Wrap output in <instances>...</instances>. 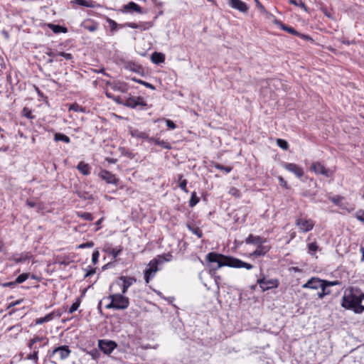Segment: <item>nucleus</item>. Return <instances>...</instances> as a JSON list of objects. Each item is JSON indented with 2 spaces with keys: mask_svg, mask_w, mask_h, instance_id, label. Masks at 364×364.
I'll return each mask as SVG.
<instances>
[{
  "mask_svg": "<svg viewBox=\"0 0 364 364\" xmlns=\"http://www.w3.org/2000/svg\"><path fill=\"white\" fill-rule=\"evenodd\" d=\"M206 260L210 263H217V266L212 267L210 271H215L225 266L233 268H245L247 269L253 268V265L241 259L215 252L208 253L206 255Z\"/></svg>",
  "mask_w": 364,
  "mask_h": 364,
  "instance_id": "1",
  "label": "nucleus"
},
{
  "mask_svg": "<svg viewBox=\"0 0 364 364\" xmlns=\"http://www.w3.org/2000/svg\"><path fill=\"white\" fill-rule=\"evenodd\" d=\"M364 300V292L358 287H350L346 291L341 300V306L346 309L352 310L355 314L364 311L362 301Z\"/></svg>",
  "mask_w": 364,
  "mask_h": 364,
  "instance_id": "2",
  "label": "nucleus"
},
{
  "mask_svg": "<svg viewBox=\"0 0 364 364\" xmlns=\"http://www.w3.org/2000/svg\"><path fill=\"white\" fill-rule=\"evenodd\" d=\"M111 301L106 306L108 309L124 310L129 305V299L122 294H114L107 297Z\"/></svg>",
  "mask_w": 364,
  "mask_h": 364,
  "instance_id": "3",
  "label": "nucleus"
},
{
  "mask_svg": "<svg viewBox=\"0 0 364 364\" xmlns=\"http://www.w3.org/2000/svg\"><path fill=\"white\" fill-rule=\"evenodd\" d=\"M124 106L131 109L142 110L147 106V103L141 97L130 96L125 98Z\"/></svg>",
  "mask_w": 364,
  "mask_h": 364,
  "instance_id": "4",
  "label": "nucleus"
},
{
  "mask_svg": "<svg viewBox=\"0 0 364 364\" xmlns=\"http://www.w3.org/2000/svg\"><path fill=\"white\" fill-rule=\"evenodd\" d=\"M161 263V261L158 259H154L151 260L148 264V268L144 271V279L146 284H148L151 279H152L156 272L159 270L158 265Z\"/></svg>",
  "mask_w": 364,
  "mask_h": 364,
  "instance_id": "5",
  "label": "nucleus"
},
{
  "mask_svg": "<svg viewBox=\"0 0 364 364\" xmlns=\"http://www.w3.org/2000/svg\"><path fill=\"white\" fill-rule=\"evenodd\" d=\"M296 225L299 228L300 232H307L314 228L315 223L311 219L300 217L296 218Z\"/></svg>",
  "mask_w": 364,
  "mask_h": 364,
  "instance_id": "6",
  "label": "nucleus"
},
{
  "mask_svg": "<svg viewBox=\"0 0 364 364\" xmlns=\"http://www.w3.org/2000/svg\"><path fill=\"white\" fill-rule=\"evenodd\" d=\"M136 279L132 277L122 276L117 280L115 284L121 287L122 294H125L128 289L136 282Z\"/></svg>",
  "mask_w": 364,
  "mask_h": 364,
  "instance_id": "7",
  "label": "nucleus"
},
{
  "mask_svg": "<svg viewBox=\"0 0 364 364\" xmlns=\"http://www.w3.org/2000/svg\"><path fill=\"white\" fill-rule=\"evenodd\" d=\"M310 171L316 174H321L326 177H331L333 175V171L326 168L323 164L319 161L313 162L310 166Z\"/></svg>",
  "mask_w": 364,
  "mask_h": 364,
  "instance_id": "8",
  "label": "nucleus"
},
{
  "mask_svg": "<svg viewBox=\"0 0 364 364\" xmlns=\"http://www.w3.org/2000/svg\"><path fill=\"white\" fill-rule=\"evenodd\" d=\"M117 344L113 341L99 340V348L107 355H109L117 348Z\"/></svg>",
  "mask_w": 364,
  "mask_h": 364,
  "instance_id": "9",
  "label": "nucleus"
},
{
  "mask_svg": "<svg viewBox=\"0 0 364 364\" xmlns=\"http://www.w3.org/2000/svg\"><path fill=\"white\" fill-rule=\"evenodd\" d=\"M50 356L58 354L60 360L67 359L71 354V350L67 345L55 347L50 353Z\"/></svg>",
  "mask_w": 364,
  "mask_h": 364,
  "instance_id": "10",
  "label": "nucleus"
},
{
  "mask_svg": "<svg viewBox=\"0 0 364 364\" xmlns=\"http://www.w3.org/2000/svg\"><path fill=\"white\" fill-rule=\"evenodd\" d=\"M282 166L287 171L294 173L297 178H301L304 173L302 167L294 163H283Z\"/></svg>",
  "mask_w": 364,
  "mask_h": 364,
  "instance_id": "11",
  "label": "nucleus"
},
{
  "mask_svg": "<svg viewBox=\"0 0 364 364\" xmlns=\"http://www.w3.org/2000/svg\"><path fill=\"white\" fill-rule=\"evenodd\" d=\"M257 284H259L260 288L262 291H267L272 288L278 287V281L277 279H265L264 277L262 278H259L257 281Z\"/></svg>",
  "mask_w": 364,
  "mask_h": 364,
  "instance_id": "12",
  "label": "nucleus"
},
{
  "mask_svg": "<svg viewBox=\"0 0 364 364\" xmlns=\"http://www.w3.org/2000/svg\"><path fill=\"white\" fill-rule=\"evenodd\" d=\"M324 279L313 277L302 285L303 289H318Z\"/></svg>",
  "mask_w": 364,
  "mask_h": 364,
  "instance_id": "13",
  "label": "nucleus"
},
{
  "mask_svg": "<svg viewBox=\"0 0 364 364\" xmlns=\"http://www.w3.org/2000/svg\"><path fill=\"white\" fill-rule=\"evenodd\" d=\"M229 6L231 8L238 10L242 13H247L249 9V7L246 4V3L241 0H230Z\"/></svg>",
  "mask_w": 364,
  "mask_h": 364,
  "instance_id": "14",
  "label": "nucleus"
},
{
  "mask_svg": "<svg viewBox=\"0 0 364 364\" xmlns=\"http://www.w3.org/2000/svg\"><path fill=\"white\" fill-rule=\"evenodd\" d=\"M99 176L100 178H102L104 181H105L107 183L111 184H117L118 180L117 179L115 175L109 172L107 170H101Z\"/></svg>",
  "mask_w": 364,
  "mask_h": 364,
  "instance_id": "15",
  "label": "nucleus"
},
{
  "mask_svg": "<svg viewBox=\"0 0 364 364\" xmlns=\"http://www.w3.org/2000/svg\"><path fill=\"white\" fill-rule=\"evenodd\" d=\"M341 282L338 280L335 281H328L325 280L321 284V287H320L321 290L323 292L326 296L330 295L331 294V291L329 287L336 285H341Z\"/></svg>",
  "mask_w": 364,
  "mask_h": 364,
  "instance_id": "16",
  "label": "nucleus"
},
{
  "mask_svg": "<svg viewBox=\"0 0 364 364\" xmlns=\"http://www.w3.org/2000/svg\"><path fill=\"white\" fill-rule=\"evenodd\" d=\"M246 244H252L256 245L257 247L261 245L262 243H267V240L266 238L262 237L259 235H249V236L245 239Z\"/></svg>",
  "mask_w": 364,
  "mask_h": 364,
  "instance_id": "17",
  "label": "nucleus"
},
{
  "mask_svg": "<svg viewBox=\"0 0 364 364\" xmlns=\"http://www.w3.org/2000/svg\"><path fill=\"white\" fill-rule=\"evenodd\" d=\"M271 249V247L266 243H262L257 247L256 250L251 254L253 257L264 256Z\"/></svg>",
  "mask_w": 364,
  "mask_h": 364,
  "instance_id": "18",
  "label": "nucleus"
},
{
  "mask_svg": "<svg viewBox=\"0 0 364 364\" xmlns=\"http://www.w3.org/2000/svg\"><path fill=\"white\" fill-rule=\"evenodd\" d=\"M123 11L124 12L135 11L138 14H142L143 12L141 7L133 1H131L127 4L124 5Z\"/></svg>",
  "mask_w": 364,
  "mask_h": 364,
  "instance_id": "19",
  "label": "nucleus"
},
{
  "mask_svg": "<svg viewBox=\"0 0 364 364\" xmlns=\"http://www.w3.org/2000/svg\"><path fill=\"white\" fill-rule=\"evenodd\" d=\"M112 89L114 91H119L122 93H125L128 91V86L126 83L122 82H114L110 84Z\"/></svg>",
  "mask_w": 364,
  "mask_h": 364,
  "instance_id": "20",
  "label": "nucleus"
},
{
  "mask_svg": "<svg viewBox=\"0 0 364 364\" xmlns=\"http://www.w3.org/2000/svg\"><path fill=\"white\" fill-rule=\"evenodd\" d=\"M77 169L85 176H87L91 172V167L88 164L84 161H80L77 166Z\"/></svg>",
  "mask_w": 364,
  "mask_h": 364,
  "instance_id": "21",
  "label": "nucleus"
},
{
  "mask_svg": "<svg viewBox=\"0 0 364 364\" xmlns=\"http://www.w3.org/2000/svg\"><path fill=\"white\" fill-rule=\"evenodd\" d=\"M127 26L132 28H139L141 31H145L151 27V23L150 22H144L140 24H137L136 23H128Z\"/></svg>",
  "mask_w": 364,
  "mask_h": 364,
  "instance_id": "22",
  "label": "nucleus"
},
{
  "mask_svg": "<svg viewBox=\"0 0 364 364\" xmlns=\"http://www.w3.org/2000/svg\"><path fill=\"white\" fill-rule=\"evenodd\" d=\"M151 59L155 64H159L164 62L165 55L161 53L154 52L152 53Z\"/></svg>",
  "mask_w": 364,
  "mask_h": 364,
  "instance_id": "23",
  "label": "nucleus"
},
{
  "mask_svg": "<svg viewBox=\"0 0 364 364\" xmlns=\"http://www.w3.org/2000/svg\"><path fill=\"white\" fill-rule=\"evenodd\" d=\"M275 23L281 27V28L284 31H287L289 33L297 36L299 35V33L296 31L294 28L287 26L283 24L281 21L276 20Z\"/></svg>",
  "mask_w": 364,
  "mask_h": 364,
  "instance_id": "24",
  "label": "nucleus"
},
{
  "mask_svg": "<svg viewBox=\"0 0 364 364\" xmlns=\"http://www.w3.org/2000/svg\"><path fill=\"white\" fill-rule=\"evenodd\" d=\"M130 134L132 135V136L137 139H148V134L146 132L139 131V129L131 130Z\"/></svg>",
  "mask_w": 364,
  "mask_h": 364,
  "instance_id": "25",
  "label": "nucleus"
},
{
  "mask_svg": "<svg viewBox=\"0 0 364 364\" xmlns=\"http://www.w3.org/2000/svg\"><path fill=\"white\" fill-rule=\"evenodd\" d=\"M55 141H63L64 143L69 144L70 139L67 135L62 133H55L53 138Z\"/></svg>",
  "mask_w": 364,
  "mask_h": 364,
  "instance_id": "26",
  "label": "nucleus"
},
{
  "mask_svg": "<svg viewBox=\"0 0 364 364\" xmlns=\"http://www.w3.org/2000/svg\"><path fill=\"white\" fill-rule=\"evenodd\" d=\"M33 338L36 341V344L37 343H41V344H40V347L46 346L49 342L48 338L46 336H34Z\"/></svg>",
  "mask_w": 364,
  "mask_h": 364,
  "instance_id": "27",
  "label": "nucleus"
},
{
  "mask_svg": "<svg viewBox=\"0 0 364 364\" xmlns=\"http://www.w3.org/2000/svg\"><path fill=\"white\" fill-rule=\"evenodd\" d=\"M53 315H54L53 313H50L44 317L36 318L35 321V323H36V324L38 325V324H42L45 322H48L53 318Z\"/></svg>",
  "mask_w": 364,
  "mask_h": 364,
  "instance_id": "28",
  "label": "nucleus"
},
{
  "mask_svg": "<svg viewBox=\"0 0 364 364\" xmlns=\"http://www.w3.org/2000/svg\"><path fill=\"white\" fill-rule=\"evenodd\" d=\"M48 27L50 28L55 33L67 32V28L65 27L59 25H54L50 23L48 25Z\"/></svg>",
  "mask_w": 364,
  "mask_h": 364,
  "instance_id": "29",
  "label": "nucleus"
},
{
  "mask_svg": "<svg viewBox=\"0 0 364 364\" xmlns=\"http://www.w3.org/2000/svg\"><path fill=\"white\" fill-rule=\"evenodd\" d=\"M73 3H75L77 5L82 6L87 8H92L94 6L93 3L92 1H87V0H73L72 1Z\"/></svg>",
  "mask_w": 364,
  "mask_h": 364,
  "instance_id": "30",
  "label": "nucleus"
},
{
  "mask_svg": "<svg viewBox=\"0 0 364 364\" xmlns=\"http://www.w3.org/2000/svg\"><path fill=\"white\" fill-rule=\"evenodd\" d=\"M199 202V198L197 196L196 191L191 193V198L189 200V206L191 208L194 207Z\"/></svg>",
  "mask_w": 364,
  "mask_h": 364,
  "instance_id": "31",
  "label": "nucleus"
},
{
  "mask_svg": "<svg viewBox=\"0 0 364 364\" xmlns=\"http://www.w3.org/2000/svg\"><path fill=\"white\" fill-rule=\"evenodd\" d=\"M69 110H73L77 112H82V113H85L86 112L85 107H82L77 103L72 104L69 107Z\"/></svg>",
  "mask_w": 364,
  "mask_h": 364,
  "instance_id": "32",
  "label": "nucleus"
},
{
  "mask_svg": "<svg viewBox=\"0 0 364 364\" xmlns=\"http://www.w3.org/2000/svg\"><path fill=\"white\" fill-rule=\"evenodd\" d=\"M155 144L160 146L161 147H162L164 149H171V146L170 145V144L168 142L163 141V140H159V139H156L155 140Z\"/></svg>",
  "mask_w": 364,
  "mask_h": 364,
  "instance_id": "33",
  "label": "nucleus"
},
{
  "mask_svg": "<svg viewBox=\"0 0 364 364\" xmlns=\"http://www.w3.org/2000/svg\"><path fill=\"white\" fill-rule=\"evenodd\" d=\"M80 305V299L79 298H77L75 300V301L70 307V309L68 310V313L70 314L74 313L75 311L77 310V309L79 308Z\"/></svg>",
  "mask_w": 364,
  "mask_h": 364,
  "instance_id": "34",
  "label": "nucleus"
},
{
  "mask_svg": "<svg viewBox=\"0 0 364 364\" xmlns=\"http://www.w3.org/2000/svg\"><path fill=\"white\" fill-rule=\"evenodd\" d=\"M318 246L316 242H311L308 245V252L311 255L315 254V252L318 250Z\"/></svg>",
  "mask_w": 364,
  "mask_h": 364,
  "instance_id": "35",
  "label": "nucleus"
},
{
  "mask_svg": "<svg viewBox=\"0 0 364 364\" xmlns=\"http://www.w3.org/2000/svg\"><path fill=\"white\" fill-rule=\"evenodd\" d=\"M277 144L282 149L287 150L289 148V144L288 142L282 139H277Z\"/></svg>",
  "mask_w": 364,
  "mask_h": 364,
  "instance_id": "36",
  "label": "nucleus"
},
{
  "mask_svg": "<svg viewBox=\"0 0 364 364\" xmlns=\"http://www.w3.org/2000/svg\"><path fill=\"white\" fill-rule=\"evenodd\" d=\"M30 276L29 273H23L16 277L15 282L16 284H21L25 282Z\"/></svg>",
  "mask_w": 364,
  "mask_h": 364,
  "instance_id": "37",
  "label": "nucleus"
},
{
  "mask_svg": "<svg viewBox=\"0 0 364 364\" xmlns=\"http://www.w3.org/2000/svg\"><path fill=\"white\" fill-rule=\"evenodd\" d=\"M214 167L220 171H223L226 173H230L232 169L231 166H225L220 164H215Z\"/></svg>",
  "mask_w": 364,
  "mask_h": 364,
  "instance_id": "38",
  "label": "nucleus"
},
{
  "mask_svg": "<svg viewBox=\"0 0 364 364\" xmlns=\"http://www.w3.org/2000/svg\"><path fill=\"white\" fill-rule=\"evenodd\" d=\"M188 228L194 235H197L198 238L202 237L203 232L199 228H198V227L194 228V227H191L190 225H188Z\"/></svg>",
  "mask_w": 364,
  "mask_h": 364,
  "instance_id": "39",
  "label": "nucleus"
},
{
  "mask_svg": "<svg viewBox=\"0 0 364 364\" xmlns=\"http://www.w3.org/2000/svg\"><path fill=\"white\" fill-rule=\"evenodd\" d=\"M26 360H32L35 363H38V354L36 353V352H32L31 353L27 355L26 358Z\"/></svg>",
  "mask_w": 364,
  "mask_h": 364,
  "instance_id": "40",
  "label": "nucleus"
},
{
  "mask_svg": "<svg viewBox=\"0 0 364 364\" xmlns=\"http://www.w3.org/2000/svg\"><path fill=\"white\" fill-rule=\"evenodd\" d=\"M78 215L81 218H82L87 221H92L93 220V216L90 213L84 212V213H79Z\"/></svg>",
  "mask_w": 364,
  "mask_h": 364,
  "instance_id": "41",
  "label": "nucleus"
},
{
  "mask_svg": "<svg viewBox=\"0 0 364 364\" xmlns=\"http://www.w3.org/2000/svg\"><path fill=\"white\" fill-rule=\"evenodd\" d=\"M255 2L256 4V6L257 9L259 10V11L265 15H268L269 12L266 10L264 6L261 4V2L259 0H255Z\"/></svg>",
  "mask_w": 364,
  "mask_h": 364,
  "instance_id": "42",
  "label": "nucleus"
},
{
  "mask_svg": "<svg viewBox=\"0 0 364 364\" xmlns=\"http://www.w3.org/2000/svg\"><path fill=\"white\" fill-rule=\"evenodd\" d=\"M22 114L28 119H33L34 116L32 114V112L28 107H24L22 110Z\"/></svg>",
  "mask_w": 364,
  "mask_h": 364,
  "instance_id": "43",
  "label": "nucleus"
},
{
  "mask_svg": "<svg viewBox=\"0 0 364 364\" xmlns=\"http://www.w3.org/2000/svg\"><path fill=\"white\" fill-rule=\"evenodd\" d=\"M50 58L47 60V63L51 64L53 63V58L58 55V53H54L51 49H48V51L46 53Z\"/></svg>",
  "mask_w": 364,
  "mask_h": 364,
  "instance_id": "44",
  "label": "nucleus"
},
{
  "mask_svg": "<svg viewBox=\"0 0 364 364\" xmlns=\"http://www.w3.org/2000/svg\"><path fill=\"white\" fill-rule=\"evenodd\" d=\"M355 218L364 224V210H358L355 213Z\"/></svg>",
  "mask_w": 364,
  "mask_h": 364,
  "instance_id": "45",
  "label": "nucleus"
},
{
  "mask_svg": "<svg viewBox=\"0 0 364 364\" xmlns=\"http://www.w3.org/2000/svg\"><path fill=\"white\" fill-rule=\"evenodd\" d=\"M8 331H14L16 333V335H18L21 331V327L20 325H14L12 326H10L7 328Z\"/></svg>",
  "mask_w": 364,
  "mask_h": 364,
  "instance_id": "46",
  "label": "nucleus"
},
{
  "mask_svg": "<svg viewBox=\"0 0 364 364\" xmlns=\"http://www.w3.org/2000/svg\"><path fill=\"white\" fill-rule=\"evenodd\" d=\"M289 2L293 5L300 6L306 10V6L301 0H290Z\"/></svg>",
  "mask_w": 364,
  "mask_h": 364,
  "instance_id": "47",
  "label": "nucleus"
},
{
  "mask_svg": "<svg viewBox=\"0 0 364 364\" xmlns=\"http://www.w3.org/2000/svg\"><path fill=\"white\" fill-rule=\"evenodd\" d=\"M122 251V248L121 247H119V248H113L110 253L113 256L114 258H117L118 255L121 254Z\"/></svg>",
  "mask_w": 364,
  "mask_h": 364,
  "instance_id": "48",
  "label": "nucleus"
},
{
  "mask_svg": "<svg viewBox=\"0 0 364 364\" xmlns=\"http://www.w3.org/2000/svg\"><path fill=\"white\" fill-rule=\"evenodd\" d=\"M137 83H139V84L145 86L146 87H148V88H149L151 90H154L156 89L155 86L153 85L152 84H151L149 82H145V81L141 80H139L137 81Z\"/></svg>",
  "mask_w": 364,
  "mask_h": 364,
  "instance_id": "49",
  "label": "nucleus"
},
{
  "mask_svg": "<svg viewBox=\"0 0 364 364\" xmlns=\"http://www.w3.org/2000/svg\"><path fill=\"white\" fill-rule=\"evenodd\" d=\"M127 68H129L131 70L135 72V73H139L141 70V66L132 64L127 66Z\"/></svg>",
  "mask_w": 364,
  "mask_h": 364,
  "instance_id": "50",
  "label": "nucleus"
},
{
  "mask_svg": "<svg viewBox=\"0 0 364 364\" xmlns=\"http://www.w3.org/2000/svg\"><path fill=\"white\" fill-rule=\"evenodd\" d=\"M186 186H187V180L186 179H184V180L181 181V182H179L178 186L180 187V188L182 191H183L184 192L188 193Z\"/></svg>",
  "mask_w": 364,
  "mask_h": 364,
  "instance_id": "51",
  "label": "nucleus"
},
{
  "mask_svg": "<svg viewBox=\"0 0 364 364\" xmlns=\"http://www.w3.org/2000/svg\"><path fill=\"white\" fill-rule=\"evenodd\" d=\"M100 252L97 250L94 251L92 255V262L94 264L98 262Z\"/></svg>",
  "mask_w": 364,
  "mask_h": 364,
  "instance_id": "52",
  "label": "nucleus"
},
{
  "mask_svg": "<svg viewBox=\"0 0 364 364\" xmlns=\"http://www.w3.org/2000/svg\"><path fill=\"white\" fill-rule=\"evenodd\" d=\"M342 199H343V198L339 196L329 198V200L336 205L339 204L341 203V201L342 200Z\"/></svg>",
  "mask_w": 364,
  "mask_h": 364,
  "instance_id": "53",
  "label": "nucleus"
},
{
  "mask_svg": "<svg viewBox=\"0 0 364 364\" xmlns=\"http://www.w3.org/2000/svg\"><path fill=\"white\" fill-rule=\"evenodd\" d=\"M58 55L62 56V57H63L64 58H65L66 60H71L73 58L72 54L68 53H64V52L58 53Z\"/></svg>",
  "mask_w": 364,
  "mask_h": 364,
  "instance_id": "54",
  "label": "nucleus"
},
{
  "mask_svg": "<svg viewBox=\"0 0 364 364\" xmlns=\"http://www.w3.org/2000/svg\"><path fill=\"white\" fill-rule=\"evenodd\" d=\"M93 246H94V242L91 241V242H87L85 243L80 244L78 246V248L82 249V248H86V247H92Z\"/></svg>",
  "mask_w": 364,
  "mask_h": 364,
  "instance_id": "55",
  "label": "nucleus"
},
{
  "mask_svg": "<svg viewBox=\"0 0 364 364\" xmlns=\"http://www.w3.org/2000/svg\"><path fill=\"white\" fill-rule=\"evenodd\" d=\"M279 181V183H280V185L284 187V188L287 189L289 188L288 186H287V181L284 179L283 177L282 176H279L278 178Z\"/></svg>",
  "mask_w": 364,
  "mask_h": 364,
  "instance_id": "56",
  "label": "nucleus"
},
{
  "mask_svg": "<svg viewBox=\"0 0 364 364\" xmlns=\"http://www.w3.org/2000/svg\"><path fill=\"white\" fill-rule=\"evenodd\" d=\"M166 126L171 129H174L176 127L175 123L170 119H167L166 121Z\"/></svg>",
  "mask_w": 364,
  "mask_h": 364,
  "instance_id": "57",
  "label": "nucleus"
},
{
  "mask_svg": "<svg viewBox=\"0 0 364 364\" xmlns=\"http://www.w3.org/2000/svg\"><path fill=\"white\" fill-rule=\"evenodd\" d=\"M114 101L116 102L117 104L119 105H122L124 106V100L125 99H122V97H114L113 98Z\"/></svg>",
  "mask_w": 364,
  "mask_h": 364,
  "instance_id": "58",
  "label": "nucleus"
},
{
  "mask_svg": "<svg viewBox=\"0 0 364 364\" xmlns=\"http://www.w3.org/2000/svg\"><path fill=\"white\" fill-rule=\"evenodd\" d=\"M35 344H36V341H35L33 340V338H31V339L28 341L27 346H28V348L30 350H32V349L33 348V347H34Z\"/></svg>",
  "mask_w": 364,
  "mask_h": 364,
  "instance_id": "59",
  "label": "nucleus"
},
{
  "mask_svg": "<svg viewBox=\"0 0 364 364\" xmlns=\"http://www.w3.org/2000/svg\"><path fill=\"white\" fill-rule=\"evenodd\" d=\"M23 301V299H18V300H16L15 301H13L11 303L9 304V306H8V309H10L11 307H14L16 305H18L20 304L21 302Z\"/></svg>",
  "mask_w": 364,
  "mask_h": 364,
  "instance_id": "60",
  "label": "nucleus"
},
{
  "mask_svg": "<svg viewBox=\"0 0 364 364\" xmlns=\"http://www.w3.org/2000/svg\"><path fill=\"white\" fill-rule=\"evenodd\" d=\"M95 273V269L90 268L89 270L87 271L85 277H88Z\"/></svg>",
  "mask_w": 364,
  "mask_h": 364,
  "instance_id": "61",
  "label": "nucleus"
},
{
  "mask_svg": "<svg viewBox=\"0 0 364 364\" xmlns=\"http://www.w3.org/2000/svg\"><path fill=\"white\" fill-rule=\"evenodd\" d=\"M109 23L110 26L112 27V30L116 29L117 24L114 21L109 19Z\"/></svg>",
  "mask_w": 364,
  "mask_h": 364,
  "instance_id": "62",
  "label": "nucleus"
},
{
  "mask_svg": "<svg viewBox=\"0 0 364 364\" xmlns=\"http://www.w3.org/2000/svg\"><path fill=\"white\" fill-rule=\"evenodd\" d=\"M16 284V282H9L3 284V287H14Z\"/></svg>",
  "mask_w": 364,
  "mask_h": 364,
  "instance_id": "63",
  "label": "nucleus"
},
{
  "mask_svg": "<svg viewBox=\"0 0 364 364\" xmlns=\"http://www.w3.org/2000/svg\"><path fill=\"white\" fill-rule=\"evenodd\" d=\"M26 204L28 206H29L30 208H34L36 206V203L34 202V201H31V200H27L26 201Z\"/></svg>",
  "mask_w": 364,
  "mask_h": 364,
  "instance_id": "64",
  "label": "nucleus"
}]
</instances>
